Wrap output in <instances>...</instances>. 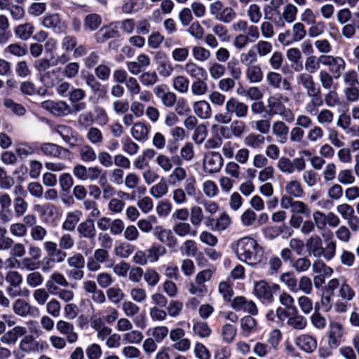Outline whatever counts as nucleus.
<instances>
[{
  "label": "nucleus",
  "mask_w": 359,
  "mask_h": 359,
  "mask_svg": "<svg viewBox=\"0 0 359 359\" xmlns=\"http://www.w3.org/2000/svg\"><path fill=\"white\" fill-rule=\"evenodd\" d=\"M297 13L298 8L295 5L291 3L287 4L283 8L278 21L275 22L276 25L284 27L285 23L291 24L294 22L297 19Z\"/></svg>",
  "instance_id": "nucleus-18"
},
{
  "label": "nucleus",
  "mask_w": 359,
  "mask_h": 359,
  "mask_svg": "<svg viewBox=\"0 0 359 359\" xmlns=\"http://www.w3.org/2000/svg\"><path fill=\"white\" fill-rule=\"evenodd\" d=\"M322 240L318 236H311L306 241V246L315 257H320Z\"/></svg>",
  "instance_id": "nucleus-47"
},
{
  "label": "nucleus",
  "mask_w": 359,
  "mask_h": 359,
  "mask_svg": "<svg viewBox=\"0 0 359 359\" xmlns=\"http://www.w3.org/2000/svg\"><path fill=\"white\" fill-rule=\"evenodd\" d=\"M39 342L32 335H25L20 340L19 348L25 353H31L37 350Z\"/></svg>",
  "instance_id": "nucleus-41"
},
{
  "label": "nucleus",
  "mask_w": 359,
  "mask_h": 359,
  "mask_svg": "<svg viewBox=\"0 0 359 359\" xmlns=\"http://www.w3.org/2000/svg\"><path fill=\"white\" fill-rule=\"evenodd\" d=\"M254 294L259 299L272 302L273 300V292L269 285L264 280L255 283Z\"/></svg>",
  "instance_id": "nucleus-27"
},
{
  "label": "nucleus",
  "mask_w": 359,
  "mask_h": 359,
  "mask_svg": "<svg viewBox=\"0 0 359 359\" xmlns=\"http://www.w3.org/2000/svg\"><path fill=\"white\" fill-rule=\"evenodd\" d=\"M13 312L20 316H37L39 315V310L36 306L30 305L23 299H16L13 304Z\"/></svg>",
  "instance_id": "nucleus-11"
},
{
  "label": "nucleus",
  "mask_w": 359,
  "mask_h": 359,
  "mask_svg": "<svg viewBox=\"0 0 359 359\" xmlns=\"http://www.w3.org/2000/svg\"><path fill=\"white\" fill-rule=\"evenodd\" d=\"M41 107L58 116H65L71 112L70 107L65 101L45 100L41 103Z\"/></svg>",
  "instance_id": "nucleus-9"
},
{
  "label": "nucleus",
  "mask_w": 359,
  "mask_h": 359,
  "mask_svg": "<svg viewBox=\"0 0 359 359\" xmlns=\"http://www.w3.org/2000/svg\"><path fill=\"white\" fill-rule=\"evenodd\" d=\"M246 79L251 83H259L263 79V71L259 65H254L246 67Z\"/></svg>",
  "instance_id": "nucleus-33"
},
{
  "label": "nucleus",
  "mask_w": 359,
  "mask_h": 359,
  "mask_svg": "<svg viewBox=\"0 0 359 359\" xmlns=\"http://www.w3.org/2000/svg\"><path fill=\"white\" fill-rule=\"evenodd\" d=\"M144 280L148 286L154 287L160 281V274L153 268H148L143 274Z\"/></svg>",
  "instance_id": "nucleus-63"
},
{
  "label": "nucleus",
  "mask_w": 359,
  "mask_h": 359,
  "mask_svg": "<svg viewBox=\"0 0 359 359\" xmlns=\"http://www.w3.org/2000/svg\"><path fill=\"white\" fill-rule=\"evenodd\" d=\"M282 95L275 94L267 99V107L269 114L271 116H279L283 120L288 123L294 121V114L291 109L287 107L281 101Z\"/></svg>",
  "instance_id": "nucleus-3"
},
{
  "label": "nucleus",
  "mask_w": 359,
  "mask_h": 359,
  "mask_svg": "<svg viewBox=\"0 0 359 359\" xmlns=\"http://www.w3.org/2000/svg\"><path fill=\"white\" fill-rule=\"evenodd\" d=\"M56 330L70 344H75L79 339V334L75 331L74 325L68 321L60 320L56 323Z\"/></svg>",
  "instance_id": "nucleus-12"
},
{
  "label": "nucleus",
  "mask_w": 359,
  "mask_h": 359,
  "mask_svg": "<svg viewBox=\"0 0 359 359\" xmlns=\"http://www.w3.org/2000/svg\"><path fill=\"white\" fill-rule=\"evenodd\" d=\"M231 306L237 311H243L252 316L258 313V309L255 303L247 299L245 297H236L231 302Z\"/></svg>",
  "instance_id": "nucleus-10"
},
{
  "label": "nucleus",
  "mask_w": 359,
  "mask_h": 359,
  "mask_svg": "<svg viewBox=\"0 0 359 359\" xmlns=\"http://www.w3.org/2000/svg\"><path fill=\"white\" fill-rule=\"evenodd\" d=\"M323 100L325 105L329 108H334L341 104V100L338 93L336 90H332L331 88L324 95Z\"/></svg>",
  "instance_id": "nucleus-58"
},
{
  "label": "nucleus",
  "mask_w": 359,
  "mask_h": 359,
  "mask_svg": "<svg viewBox=\"0 0 359 359\" xmlns=\"http://www.w3.org/2000/svg\"><path fill=\"white\" fill-rule=\"evenodd\" d=\"M325 247H322L320 257L326 260H331L336 255L337 243L332 238L325 240Z\"/></svg>",
  "instance_id": "nucleus-45"
},
{
  "label": "nucleus",
  "mask_w": 359,
  "mask_h": 359,
  "mask_svg": "<svg viewBox=\"0 0 359 359\" xmlns=\"http://www.w3.org/2000/svg\"><path fill=\"white\" fill-rule=\"evenodd\" d=\"M247 16L252 24L259 23L262 17L259 5L257 4H250L247 9Z\"/></svg>",
  "instance_id": "nucleus-54"
},
{
  "label": "nucleus",
  "mask_w": 359,
  "mask_h": 359,
  "mask_svg": "<svg viewBox=\"0 0 359 359\" xmlns=\"http://www.w3.org/2000/svg\"><path fill=\"white\" fill-rule=\"evenodd\" d=\"M77 233L81 238L93 240L96 236L94 220L90 217L81 222L77 226Z\"/></svg>",
  "instance_id": "nucleus-19"
},
{
  "label": "nucleus",
  "mask_w": 359,
  "mask_h": 359,
  "mask_svg": "<svg viewBox=\"0 0 359 359\" xmlns=\"http://www.w3.org/2000/svg\"><path fill=\"white\" fill-rule=\"evenodd\" d=\"M296 345L307 353H313L317 348V340L308 334H303L295 339Z\"/></svg>",
  "instance_id": "nucleus-21"
},
{
  "label": "nucleus",
  "mask_w": 359,
  "mask_h": 359,
  "mask_svg": "<svg viewBox=\"0 0 359 359\" xmlns=\"http://www.w3.org/2000/svg\"><path fill=\"white\" fill-rule=\"evenodd\" d=\"M172 84L175 90L179 93L184 94L189 90V80L185 76L179 75L173 78Z\"/></svg>",
  "instance_id": "nucleus-46"
},
{
  "label": "nucleus",
  "mask_w": 359,
  "mask_h": 359,
  "mask_svg": "<svg viewBox=\"0 0 359 359\" xmlns=\"http://www.w3.org/2000/svg\"><path fill=\"white\" fill-rule=\"evenodd\" d=\"M293 312L290 313L287 320V325L292 329L297 330H304L307 325L306 318L299 313V311L296 307H293Z\"/></svg>",
  "instance_id": "nucleus-28"
},
{
  "label": "nucleus",
  "mask_w": 359,
  "mask_h": 359,
  "mask_svg": "<svg viewBox=\"0 0 359 359\" xmlns=\"http://www.w3.org/2000/svg\"><path fill=\"white\" fill-rule=\"evenodd\" d=\"M135 251V246L126 242H123L114 248V255L121 258H128Z\"/></svg>",
  "instance_id": "nucleus-52"
},
{
  "label": "nucleus",
  "mask_w": 359,
  "mask_h": 359,
  "mask_svg": "<svg viewBox=\"0 0 359 359\" xmlns=\"http://www.w3.org/2000/svg\"><path fill=\"white\" fill-rule=\"evenodd\" d=\"M266 81L267 84L274 89H280L290 91L292 89L290 82L286 79L283 78L282 75L276 72L275 70L269 72L266 75Z\"/></svg>",
  "instance_id": "nucleus-13"
},
{
  "label": "nucleus",
  "mask_w": 359,
  "mask_h": 359,
  "mask_svg": "<svg viewBox=\"0 0 359 359\" xmlns=\"http://www.w3.org/2000/svg\"><path fill=\"white\" fill-rule=\"evenodd\" d=\"M325 55L316 56L311 55L308 56L304 62V68L306 72L314 74L320 70L321 65H324Z\"/></svg>",
  "instance_id": "nucleus-30"
},
{
  "label": "nucleus",
  "mask_w": 359,
  "mask_h": 359,
  "mask_svg": "<svg viewBox=\"0 0 359 359\" xmlns=\"http://www.w3.org/2000/svg\"><path fill=\"white\" fill-rule=\"evenodd\" d=\"M208 71L212 79L218 80L224 76L226 68L223 64L212 61L208 65Z\"/></svg>",
  "instance_id": "nucleus-39"
},
{
  "label": "nucleus",
  "mask_w": 359,
  "mask_h": 359,
  "mask_svg": "<svg viewBox=\"0 0 359 359\" xmlns=\"http://www.w3.org/2000/svg\"><path fill=\"white\" fill-rule=\"evenodd\" d=\"M208 91V86L204 79H196L190 86L191 94L194 97H203Z\"/></svg>",
  "instance_id": "nucleus-36"
},
{
  "label": "nucleus",
  "mask_w": 359,
  "mask_h": 359,
  "mask_svg": "<svg viewBox=\"0 0 359 359\" xmlns=\"http://www.w3.org/2000/svg\"><path fill=\"white\" fill-rule=\"evenodd\" d=\"M203 164L204 170L208 173H217L224 165V158L219 152L210 151L205 155Z\"/></svg>",
  "instance_id": "nucleus-6"
},
{
  "label": "nucleus",
  "mask_w": 359,
  "mask_h": 359,
  "mask_svg": "<svg viewBox=\"0 0 359 359\" xmlns=\"http://www.w3.org/2000/svg\"><path fill=\"white\" fill-rule=\"evenodd\" d=\"M128 93L130 98L138 96L140 101L145 103L149 102L151 100V94L149 91L142 90V87L137 79L133 76H129L125 83Z\"/></svg>",
  "instance_id": "nucleus-5"
},
{
  "label": "nucleus",
  "mask_w": 359,
  "mask_h": 359,
  "mask_svg": "<svg viewBox=\"0 0 359 359\" xmlns=\"http://www.w3.org/2000/svg\"><path fill=\"white\" fill-rule=\"evenodd\" d=\"M143 0H127L121 6V11L126 14L138 12L143 8Z\"/></svg>",
  "instance_id": "nucleus-56"
},
{
  "label": "nucleus",
  "mask_w": 359,
  "mask_h": 359,
  "mask_svg": "<svg viewBox=\"0 0 359 359\" xmlns=\"http://www.w3.org/2000/svg\"><path fill=\"white\" fill-rule=\"evenodd\" d=\"M257 55L260 57H265L269 55L273 50L272 43L265 40L258 41L253 46Z\"/></svg>",
  "instance_id": "nucleus-48"
},
{
  "label": "nucleus",
  "mask_w": 359,
  "mask_h": 359,
  "mask_svg": "<svg viewBox=\"0 0 359 359\" xmlns=\"http://www.w3.org/2000/svg\"><path fill=\"white\" fill-rule=\"evenodd\" d=\"M338 297L345 302H351L355 297L354 289L345 280H342L340 284Z\"/></svg>",
  "instance_id": "nucleus-44"
},
{
  "label": "nucleus",
  "mask_w": 359,
  "mask_h": 359,
  "mask_svg": "<svg viewBox=\"0 0 359 359\" xmlns=\"http://www.w3.org/2000/svg\"><path fill=\"white\" fill-rule=\"evenodd\" d=\"M192 108L195 115L201 119H209L212 116L211 105L205 100L195 101Z\"/></svg>",
  "instance_id": "nucleus-23"
},
{
  "label": "nucleus",
  "mask_w": 359,
  "mask_h": 359,
  "mask_svg": "<svg viewBox=\"0 0 359 359\" xmlns=\"http://www.w3.org/2000/svg\"><path fill=\"white\" fill-rule=\"evenodd\" d=\"M123 340L129 344H139L144 338L143 333L138 330H131L123 335Z\"/></svg>",
  "instance_id": "nucleus-60"
},
{
  "label": "nucleus",
  "mask_w": 359,
  "mask_h": 359,
  "mask_svg": "<svg viewBox=\"0 0 359 359\" xmlns=\"http://www.w3.org/2000/svg\"><path fill=\"white\" fill-rule=\"evenodd\" d=\"M53 131L60 135L63 141L69 147H74L77 145L79 142L78 133L74 131L71 127L65 125H57L54 127Z\"/></svg>",
  "instance_id": "nucleus-14"
},
{
  "label": "nucleus",
  "mask_w": 359,
  "mask_h": 359,
  "mask_svg": "<svg viewBox=\"0 0 359 359\" xmlns=\"http://www.w3.org/2000/svg\"><path fill=\"white\" fill-rule=\"evenodd\" d=\"M80 158L84 162L94 161L97 155L93 148L89 144H84L81 147L79 151Z\"/></svg>",
  "instance_id": "nucleus-62"
},
{
  "label": "nucleus",
  "mask_w": 359,
  "mask_h": 359,
  "mask_svg": "<svg viewBox=\"0 0 359 359\" xmlns=\"http://www.w3.org/2000/svg\"><path fill=\"white\" fill-rule=\"evenodd\" d=\"M186 74L191 78L198 79L199 77H206V69L197 65L193 61H188L183 66H180Z\"/></svg>",
  "instance_id": "nucleus-29"
},
{
  "label": "nucleus",
  "mask_w": 359,
  "mask_h": 359,
  "mask_svg": "<svg viewBox=\"0 0 359 359\" xmlns=\"http://www.w3.org/2000/svg\"><path fill=\"white\" fill-rule=\"evenodd\" d=\"M285 191L287 196L301 198L304 194V189L297 180H291L285 183Z\"/></svg>",
  "instance_id": "nucleus-35"
},
{
  "label": "nucleus",
  "mask_w": 359,
  "mask_h": 359,
  "mask_svg": "<svg viewBox=\"0 0 359 359\" xmlns=\"http://www.w3.org/2000/svg\"><path fill=\"white\" fill-rule=\"evenodd\" d=\"M122 150L129 156L137 154L140 149V146L129 137L121 140Z\"/></svg>",
  "instance_id": "nucleus-57"
},
{
  "label": "nucleus",
  "mask_w": 359,
  "mask_h": 359,
  "mask_svg": "<svg viewBox=\"0 0 359 359\" xmlns=\"http://www.w3.org/2000/svg\"><path fill=\"white\" fill-rule=\"evenodd\" d=\"M149 263H155L159 258L166 253L164 246L159 244H153L144 250Z\"/></svg>",
  "instance_id": "nucleus-34"
},
{
  "label": "nucleus",
  "mask_w": 359,
  "mask_h": 359,
  "mask_svg": "<svg viewBox=\"0 0 359 359\" xmlns=\"http://www.w3.org/2000/svg\"><path fill=\"white\" fill-rule=\"evenodd\" d=\"M247 126L241 119H236L231 122L229 130L231 135L236 138H241L246 132Z\"/></svg>",
  "instance_id": "nucleus-50"
},
{
  "label": "nucleus",
  "mask_w": 359,
  "mask_h": 359,
  "mask_svg": "<svg viewBox=\"0 0 359 359\" xmlns=\"http://www.w3.org/2000/svg\"><path fill=\"white\" fill-rule=\"evenodd\" d=\"M172 229L179 237L196 236L197 234V231L193 229L191 224L188 222H177L173 226Z\"/></svg>",
  "instance_id": "nucleus-42"
},
{
  "label": "nucleus",
  "mask_w": 359,
  "mask_h": 359,
  "mask_svg": "<svg viewBox=\"0 0 359 359\" xmlns=\"http://www.w3.org/2000/svg\"><path fill=\"white\" fill-rule=\"evenodd\" d=\"M188 291L192 295L203 297L208 292V287L203 283L194 278V282L189 285Z\"/></svg>",
  "instance_id": "nucleus-55"
},
{
  "label": "nucleus",
  "mask_w": 359,
  "mask_h": 359,
  "mask_svg": "<svg viewBox=\"0 0 359 359\" xmlns=\"http://www.w3.org/2000/svg\"><path fill=\"white\" fill-rule=\"evenodd\" d=\"M224 109L227 114L231 116H234L237 119L247 117L249 113V106L234 97H231L226 100Z\"/></svg>",
  "instance_id": "nucleus-4"
},
{
  "label": "nucleus",
  "mask_w": 359,
  "mask_h": 359,
  "mask_svg": "<svg viewBox=\"0 0 359 359\" xmlns=\"http://www.w3.org/2000/svg\"><path fill=\"white\" fill-rule=\"evenodd\" d=\"M308 34L311 38H316L323 35L326 30V25L322 20L315 21L309 25Z\"/></svg>",
  "instance_id": "nucleus-53"
},
{
  "label": "nucleus",
  "mask_w": 359,
  "mask_h": 359,
  "mask_svg": "<svg viewBox=\"0 0 359 359\" xmlns=\"http://www.w3.org/2000/svg\"><path fill=\"white\" fill-rule=\"evenodd\" d=\"M34 27L31 22L18 25L15 27V36L22 41L28 40L33 34Z\"/></svg>",
  "instance_id": "nucleus-38"
},
{
  "label": "nucleus",
  "mask_w": 359,
  "mask_h": 359,
  "mask_svg": "<svg viewBox=\"0 0 359 359\" xmlns=\"http://www.w3.org/2000/svg\"><path fill=\"white\" fill-rule=\"evenodd\" d=\"M151 128V126L146 122L137 121L131 127L130 135L136 141L144 142L149 138Z\"/></svg>",
  "instance_id": "nucleus-17"
},
{
  "label": "nucleus",
  "mask_w": 359,
  "mask_h": 359,
  "mask_svg": "<svg viewBox=\"0 0 359 359\" xmlns=\"http://www.w3.org/2000/svg\"><path fill=\"white\" fill-rule=\"evenodd\" d=\"M271 126L272 134L280 144H285L288 140L290 131L286 123L282 120L275 121Z\"/></svg>",
  "instance_id": "nucleus-20"
},
{
  "label": "nucleus",
  "mask_w": 359,
  "mask_h": 359,
  "mask_svg": "<svg viewBox=\"0 0 359 359\" xmlns=\"http://www.w3.org/2000/svg\"><path fill=\"white\" fill-rule=\"evenodd\" d=\"M344 335L343 326L337 322H331L329 324L327 332L328 345L331 348L338 347Z\"/></svg>",
  "instance_id": "nucleus-15"
},
{
  "label": "nucleus",
  "mask_w": 359,
  "mask_h": 359,
  "mask_svg": "<svg viewBox=\"0 0 359 359\" xmlns=\"http://www.w3.org/2000/svg\"><path fill=\"white\" fill-rule=\"evenodd\" d=\"M121 354L126 359H142V353L136 346L128 345L121 349Z\"/></svg>",
  "instance_id": "nucleus-64"
},
{
  "label": "nucleus",
  "mask_w": 359,
  "mask_h": 359,
  "mask_svg": "<svg viewBox=\"0 0 359 359\" xmlns=\"http://www.w3.org/2000/svg\"><path fill=\"white\" fill-rule=\"evenodd\" d=\"M147 334L151 335L153 339L158 343H161L170 334L169 329L167 326L159 325L147 330Z\"/></svg>",
  "instance_id": "nucleus-43"
},
{
  "label": "nucleus",
  "mask_w": 359,
  "mask_h": 359,
  "mask_svg": "<svg viewBox=\"0 0 359 359\" xmlns=\"http://www.w3.org/2000/svg\"><path fill=\"white\" fill-rule=\"evenodd\" d=\"M346 61L340 56L325 55L324 66L327 67L331 74L338 79L343 71L346 69Z\"/></svg>",
  "instance_id": "nucleus-7"
},
{
  "label": "nucleus",
  "mask_w": 359,
  "mask_h": 359,
  "mask_svg": "<svg viewBox=\"0 0 359 359\" xmlns=\"http://www.w3.org/2000/svg\"><path fill=\"white\" fill-rule=\"evenodd\" d=\"M200 194L196 177L191 176L185 180L184 188L178 187L172 190V199L176 205H180L188 202V196L196 198Z\"/></svg>",
  "instance_id": "nucleus-2"
},
{
  "label": "nucleus",
  "mask_w": 359,
  "mask_h": 359,
  "mask_svg": "<svg viewBox=\"0 0 359 359\" xmlns=\"http://www.w3.org/2000/svg\"><path fill=\"white\" fill-rule=\"evenodd\" d=\"M86 84L90 88L92 93L95 95H101L105 93V88L97 81L96 77L92 74H88L84 76Z\"/></svg>",
  "instance_id": "nucleus-40"
},
{
  "label": "nucleus",
  "mask_w": 359,
  "mask_h": 359,
  "mask_svg": "<svg viewBox=\"0 0 359 359\" xmlns=\"http://www.w3.org/2000/svg\"><path fill=\"white\" fill-rule=\"evenodd\" d=\"M297 83L301 86L306 93L307 96L320 94V89L316 86V83L311 74L303 72L297 75Z\"/></svg>",
  "instance_id": "nucleus-8"
},
{
  "label": "nucleus",
  "mask_w": 359,
  "mask_h": 359,
  "mask_svg": "<svg viewBox=\"0 0 359 359\" xmlns=\"http://www.w3.org/2000/svg\"><path fill=\"white\" fill-rule=\"evenodd\" d=\"M232 249L241 262L255 265L261 262L262 248L252 238L245 236L232 244Z\"/></svg>",
  "instance_id": "nucleus-1"
},
{
  "label": "nucleus",
  "mask_w": 359,
  "mask_h": 359,
  "mask_svg": "<svg viewBox=\"0 0 359 359\" xmlns=\"http://www.w3.org/2000/svg\"><path fill=\"white\" fill-rule=\"evenodd\" d=\"M139 80L143 86L150 87L158 82V76L154 71L144 72L139 76Z\"/></svg>",
  "instance_id": "nucleus-61"
},
{
  "label": "nucleus",
  "mask_w": 359,
  "mask_h": 359,
  "mask_svg": "<svg viewBox=\"0 0 359 359\" xmlns=\"http://www.w3.org/2000/svg\"><path fill=\"white\" fill-rule=\"evenodd\" d=\"M243 143L247 148L259 149L265 144V137L261 134L250 133L245 137Z\"/></svg>",
  "instance_id": "nucleus-31"
},
{
  "label": "nucleus",
  "mask_w": 359,
  "mask_h": 359,
  "mask_svg": "<svg viewBox=\"0 0 359 359\" xmlns=\"http://www.w3.org/2000/svg\"><path fill=\"white\" fill-rule=\"evenodd\" d=\"M119 32L117 30V25L111 24L109 26L102 27L96 34L95 39L97 43H102L112 38L118 37Z\"/></svg>",
  "instance_id": "nucleus-26"
},
{
  "label": "nucleus",
  "mask_w": 359,
  "mask_h": 359,
  "mask_svg": "<svg viewBox=\"0 0 359 359\" xmlns=\"http://www.w3.org/2000/svg\"><path fill=\"white\" fill-rule=\"evenodd\" d=\"M81 216L82 212L78 210L68 212L62 224V229L68 231H73L79 222Z\"/></svg>",
  "instance_id": "nucleus-32"
},
{
  "label": "nucleus",
  "mask_w": 359,
  "mask_h": 359,
  "mask_svg": "<svg viewBox=\"0 0 359 359\" xmlns=\"http://www.w3.org/2000/svg\"><path fill=\"white\" fill-rule=\"evenodd\" d=\"M42 25L57 33L64 32L67 29L65 22H62L60 15L57 13H47L42 19Z\"/></svg>",
  "instance_id": "nucleus-16"
},
{
  "label": "nucleus",
  "mask_w": 359,
  "mask_h": 359,
  "mask_svg": "<svg viewBox=\"0 0 359 359\" xmlns=\"http://www.w3.org/2000/svg\"><path fill=\"white\" fill-rule=\"evenodd\" d=\"M310 97V102H308L304 109L307 114L311 116H316L318 113V108L323 104V100L320 94L308 96Z\"/></svg>",
  "instance_id": "nucleus-37"
},
{
  "label": "nucleus",
  "mask_w": 359,
  "mask_h": 359,
  "mask_svg": "<svg viewBox=\"0 0 359 359\" xmlns=\"http://www.w3.org/2000/svg\"><path fill=\"white\" fill-rule=\"evenodd\" d=\"M37 150L41 151L44 155L53 158H61L63 152L67 153L68 150L58 144L45 142L41 144Z\"/></svg>",
  "instance_id": "nucleus-22"
},
{
  "label": "nucleus",
  "mask_w": 359,
  "mask_h": 359,
  "mask_svg": "<svg viewBox=\"0 0 359 359\" xmlns=\"http://www.w3.org/2000/svg\"><path fill=\"white\" fill-rule=\"evenodd\" d=\"M192 55L196 61L201 62L208 61L212 57L210 50L202 46H194L192 48Z\"/></svg>",
  "instance_id": "nucleus-51"
},
{
  "label": "nucleus",
  "mask_w": 359,
  "mask_h": 359,
  "mask_svg": "<svg viewBox=\"0 0 359 359\" xmlns=\"http://www.w3.org/2000/svg\"><path fill=\"white\" fill-rule=\"evenodd\" d=\"M102 23L101 17L97 13L87 15L83 20V25L86 29L90 31L96 30Z\"/></svg>",
  "instance_id": "nucleus-49"
},
{
  "label": "nucleus",
  "mask_w": 359,
  "mask_h": 359,
  "mask_svg": "<svg viewBox=\"0 0 359 359\" xmlns=\"http://www.w3.org/2000/svg\"><path fill=\"white\" fill-rule=\"evenodd\" d=\"M27 332L26 327L15 326L4 334L1 337V341L5 344H14L20 337L25 336Z\"/></svg>",
  "instance_id": "nucleus-25"
},
{
  "label": "nucleus",
  "mask_w": 359,
  "mask_h": 359,
  "mask_svg": "<svg viewBox=\"0 0 359 359\" xmlns=\"http://www.w3.org/2000/svg\"><path fill=\"white\" fill-rule=\"evenodd\" d=\"M204 219V214L202 208L196 205L190 208V222L194 226H198Z\"/></svg>",
  "instance_id": "nucleus-59"
},
{
  "label": "nucleus",
  "mask_w": 359,
  "mask_h": 359,
  "mask_svg": "<svg viewBox=\"0 0 359 359\" xmlns=\"http://www.w3.org/2000/svg\"><path fill=\"white\" fill-rule=\"evenodd\" d=\"M154 236L161 243L167 245L170 248L175 247L177 245V239L172 234L170 229H163L162 226L155 228Z\"/></svg>",
  "instance_id": "nucleus-24"
}]
</instances>
